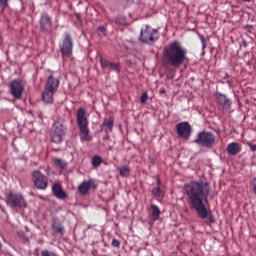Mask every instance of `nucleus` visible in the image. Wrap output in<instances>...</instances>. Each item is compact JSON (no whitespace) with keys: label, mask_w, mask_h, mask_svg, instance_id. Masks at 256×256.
<instances>
[{"label":"nucleus","mask_w":256,"mask_h":256,"mask_svg":"<svg viewBox=\"0 0 256 256\" xmlns=\"http://www.w3.org/2000/svg\"><path fill=\"white\" fill-rule=\"evenodd\" d=\"M200 40H201V43H202V49H205L207 47V44H206V41H205V37L200 36Z\"/></svg>","instance_id":"31"},{"label":"nucleus","mask_w":256,"mask_h":256,"mask_svg":"<svg viewBox=\"0 0 256 256\" xmlns=\"http://www.w3.org/2000/svg\"><path fill=\"white\" fill-rule=\"evenodd\" d=\"M147 99H149V95L147 94V92H143L140 97V103H147Z\"/></svg>","instance_id":"28"},{"label":"nucleus","mask_w":256,"mask_h":256,"mask_svg":"<svg viewBox=\"0 0 256 256\" xmlns=\"http://www.w3.org/2000/svg\"><path fill=\"white\" fill-rule=\"evenodd\" d=\"M51 131H54V133H60V135H65L67 125H65L64 121H57L54 123Z\"/></svg>","instance_id":"18"},{"label":"nucleus","mask_w":256,"mask_h":256,"mask_svg":"<svg viewBox=\"0 0 256 256\" xmlns=\"http://www.w3.org/2000/svg\"><path fill=\"white\" fill-rule=\"evenodd\" d=\"M217 103L221 105L224 109H231L232 102L224 94L218 93L216 95Z\"/></svg>","instance_id":"14"},{"label":"nucleus","mask_w":256,"mask_h":256,"mask_svg":"<svg viewBox=\"0 0 256 256\" xmlns=\"http://www.w3.org/2000/svg\"><path fill=\"white\" fill-rule=\"evenodd\" d=\"M89 189H91V181H84L78 187V191L81 193V195H87V193H89Z\"/></svg>","instance_id":"21"},{"label":"nucleus","mask_w":256,"mask_h":256,"mask_svg":"<svg viewBox=\"0 0 256 256\" xmlns=\"http://www.w3.org/2000/svg\"><path fill=\"white\" fill-rule=\"evenodd\" d=\"M6 203L12 209H23V207H27V201H25L23 195L15 192L6 194Z\"/></svg>","instance_id":"5"},{"label":"nucleus","mask_w":256,"mask_h":256,"mask_svg":"<svg viewBox=\"0 0 256 256\" xmlns=\"http://www.w3.org/2000/svg\"><path fill=\"white\" fill-rule=\"evenodd\" d=\"M61 53L65 57H71V55H73V38L69 34H66L64 37Z\"/></svg>","instance_id":"9"},{"label":"nucleus","mask_w":256,"mask_h":256,"mask_svg":"<svg viewBox=\"0 0 256 256\" xmlns=\"http://www.w3.org/2000/svg\"><path fill=\"white\" fill-rule=\"evenodd\" d=\"M59 76H57V73H53L48 77V80L45 85V89H48V91H54V93H57V89H59Z\"/></svg>","instance_id":"11"},{"label":"nucleus","mask_w":256,"mask_h":256,"mask_svg":"<svg viewBox=\"0 0 256 256\" xmlns=\"http://www.w3.org/2000/svg\"><path fill=\"white\" fill-rule=\"evenodd\" d=\"M248 147L251 149V151H256V145L251 143V142H247Z\"/></svg>","instance_id":"32"},{"label":"nucleus","mask_w":256,"mask_h":256,"mask_svg":"<svg viewBox=\"0 0 256 256\" xmlns=\"http://www.w3.org/2000/svg\"><path fill=\"white\" fill-rule=\"evenodd\" d=\"M40 29L44 33H49L51 31V17L48 14H42L40 19Z\"/></svg>","instance_id":"13"},{"label":"nucleus","mask_w":256,"mask_h":256,"mask_svg":"<svg viewBox=\"0 0 256 256\" xmlns=\"http://www.w3.org/2000/svg\"><path fill=\"white\" fill-rule=\"evenodd\" d=\"M112 247H121V242L117 239L112 240Z\"/></svg>","instance_id":"30"},{"label":"nucleus","mask_w":256,"mask_h":256,"mask_svg":"<svg viewBox=\"0 0 256 256\" xmlns=\"http://www.w3.org/2000/svg\"><path fill=\"white\" fill-rule=\"evenodd\" d=\"M164 58L172 67H181L187 61V49L179 41H173L164 48Z\"/></svg>","instance_id":"2"},{"label":"nucleus","mask_w":256,"mask_h":256,"mask_svg":"<svg viewBox=\"0 0 256 256\" xmlns=\"http://www.w3.org/2000/svg\"><path fill=\"white\" fill-rule=\"evenodd\" d=\"M52 229L54 233H57L58 235H63L65 233V227H63V224L61 221L54 220L52 223Z\"/></svg>","instance_id":"20"},{"label":"nucleus","mask_w":256,"mask_h":256,"mask_svg":"<svg viewBox=\"0 0 256 256\" xmlns=\"http://www.w3.org/2000/svg\"><path fill=\"white\" fill-rule=\"evenodd\" d=\"M54 95L55 92L53 90H48L47 88H44V91L42 92V100L48 105H51L54 101Z\"/></svg>","instance_id":"17"},{"label":"nucleus","mask_w":256,"mask_h":256,"mask_svg":"<svg viewBox=\"0 0 256 256\" xmlns=\"http://www.w3.org/2000/svg\"><path fill=\"white\" fill-rule=\"evenodd\" d=\"M0 7L2 9H6V7H9V0H0Z\"/></svg>","instance_id":"29"},{"label":"nucleus","mask_w":256,"mask_h":256,"mask_svg":"<svg viewBox=\"0 0 256 256\" xmlns=\"http://www.w3.org/2000/svg\"><path fill=\"white\" fill-rule=\"evenodd\" d=\"M226 151L229 155L235 157V155H239V153H241V144L237 142H232L227 145Z\"/></svg>","instance_id":"15"},{"label":"nucleus","mask_w":256,"mask_h":256,"mask_svg":"<svg viewBox=\"0 0 256 256\" xmlns=\"http://www.w3.org/2000/svg\"><path fill=\"white\" fill-rule=\"evenodd\" d=\"M211 191V184L205 181L193 180L184 185V195L187 197L190 209L196 211L200 219H208L210 223H214L213 214L205 205L209 203Z\"/></svg>","instance_id":"1"},{"label":"nucleus","mask_w":256,"mask_h":256,"mask_svg":"<svg viewBox=\"0 0 256 256\" xmlns=\"http://www.w3.org/2000/svg\"><path fill=\"white\" fill-rule=\"evenodd\" d=\"M54 165H56V167H60V169H65L67 167V162L61 160V158H56L54 160Z\"/></svg>","instance_id":"27"},{"label":"nucleus","mask_w":256,"mask_h":256,"mask_svg":"<svg viewBox=\"0 0 256 256\" xmlns=\"http://www.w3.org/2000/svg\"><path fill=\"white\" fill-rule=\"evenodd\" d=\"M231 77L229 74H225V79H229Z\"/></svg>","instance_id":"36"},{"label":"nucleus","mask_w":256,"mask_h":256,"mask_svg":"<svg viewBox=\"0 0 256 256\" xmlns=\"http://www.w3.org/2000/svg\"><path fill=\"white\" fill-rule=\"evenodd\" d=\"M101 163H103V158L101 156L95 155L92 158V166L94 167V169H97V167H99Z\"/></svg>","instance_id":"24"},{"label":"nucleus","mask_w":256,"mask_h":256,"mask_svg":"<svg viewBox=\"0 0 256 256\" xmlns=\"http://www.w3.org/2000/svg\"><path fill=\"white\" fill-rule=\"evenodd\" d=\"M46 175H51V168L47 167L45 168Z\"/></svg>","instance_id":"33"},{"label":"nucleus","mask_w":256,"mask_h":256,"mask_svg":"<svg viewBox=\"0 0 256 256\" xmlns=\"http://www.w3.org/2000/svg\"><path fill=\"white\" fill-rule=\"evenodd\" d=\"M152 194L155 195V197L163 196V190H161V179H157V187L153 188Z\"/></svg>","instance_id":"23"},{"label":"nucleus","mask_w":256,"mask_h":256,"mask_svg":"<svg viewBox=\"0 0 256 256\" xmlns=\"http://www.w3.org/2000/svg\"><path fill=\"white\" fill-rule=\"evenodd\" d=\"M0 247H1V243H0Z\"/></svg>","instance_id":"37"},{"label":"nucleus","mask_w":256,"mask_h":256,"mask_svg":"<svg viewBox=\"0 0 256 256\" xmlns=\"http://www.w3.org/2000/svg\"><path fill=\"white\" fill-rule=\"evenodd\" d=\"M176 131L179 137H182V139H189L191 137V124L189 122H181L176 125Z\"/></svg>","instance_id":"10"},{"label":"nucleus","mask_w":256,"mask_h":256,"mask_svg":"<svg viewBox=\"0 0 256 256\" xmlns=\"http://www.w3.org/2000/svg\"><path fill=\"white\" fill-rule=\"evenodd\" d=\"M63 137H65L64 134H60L58 132H54L53 130H51V141L52 143H62L63 142Z\"/></svg>","instance_id":"22"},{"label":"nucleus","mask_w":256,"mask_h":256,"mask_svg":"<svg viewBox=\"0 0 256 256\" xmlns=\"http://www.w3.org/2000/svg\"><path fill=\"white\" fill-rule=\"evenodd\" d=\"M32 181L40 191H45L49 187V179L39 170L32 172Z\"/></svg>","instance_id":"6"},{"label":"nucleus","mask_w":256,"mask_h":256,"mask_svg":"<svg viewBox=\"0 0 256 256\" xmlns=\"http://www.w3.org/2000/svg\"><path fill=\"white\" fill-rule=\"evenodd\" d=\"M157 39H159V32H157V30L149 26L142 28L140 34V41L142 43H153L154 41H157Z\"/></svg>","instance_id":"7"},{"label":"nucleus","mask_w":256,"mask_h":256,"mask_svg":"<svg viewBox=\"0 0 256 256\" xmlns=\"http://www.w3.org/2000/svg\"><path fill=\"white\" fill-rule=\"evenodd\" d=\"M100 65L103 69H109V71H114L115 73H121V69L119 68V63H114L100 57Z\"/></svg>","instance_id":"12"},{"label":"nucleus","mask_w":256,"mask_h":256,"mask_svg":"<svg viewBox=\"0 0 256 256\" xmlns=\"http://www.w3.org/2000/svg\"><path fill=\"white\" fill-rule=\"evenodd\" d=\"M52 193L57 197V199H67V194L63 191L60 184H54L52 186Z\"/></svg>","instance_id":"16"},{"label":"nucleus","mask_w":256,"mask_h":256,"mask_svg":"<svg viewBox=\"0 0 256 256\" xmlns=\"http://www.w3.org/2000/svg\"><path fill=\"white\" fill-rule=\"evenodd\" d=\"M194 143L199 147L213 149L217 145V136L211 131L203 130L197 133Z\"/></svg>","instance_id":"4"},{"label":"nucleus","mask_w":256,"mask_h":256,"mask_svg":"<svg viewBox=\"0 0 256 256\" xmlns=\"http://www.w3.org/2000/svg\"><path fill=\"white\" fill-rule=\"evenodd\" d=\"M150 210H151V215H150L151 221H159V217H161V209H159V206L155 204H151Z\"/></svg>","instance_id":"19"},{"label":"nucleus","mask_w":256,"mask_h":256,"mask_svg":"<svg viewBox=\"0 0 256 256\" xmlns=\"http://www.w3.org/2000/svg\"><path fill=\"white\" fill-rule=\"evenodd\" d=\"M114 120L113 118L105 119L102 126L107 127L108 131H113Z\"/></svg>","instance_id":"25"},{"label":"nucleus","mask_w":256,"mask_h":256,"mask_svg":"<svg viewBox=\"0 0 256 256\" xmlns=\"http://www.w3.org/2000/svg\"><path fill=\"white\" fill-rule=\"evenodd\" d=\"M9 88L10 94L14 99H21L23 97V93H25V85H23V81L21 79L12 80Z\"/></svg>","instance_id":"8"},{"label":"nucleus","mask_w":256,"mask_h":256,"mask_svg":"<svg viewBox=\"0 0 256 256\" xmlns=\"http://www.w3.org/2000/svg\"><path fill=\"white\" fill-rule=\"evenodd\" d=\"M77 123L80 129L81 141H91V134L89 131V120L87 119V110L85 108H79L76 113Z\"/></svg>","instance_id":"3"},{"label":"nucleus","mask_w":256,"mask_h":256,"mask_svg":"<svg viewBox=\"0 0 256 256\" xmlns=\"http://www.w3.org/2000/svg\"><path fill=\"white\" fill-rule=\"evenodd\" d=\"M160 95H165V93H167V91L165 90V88L160 89L159 91Z\"/></svg>","instance_id":"34"},{"label":"nucleus","mask_w":256,"mask_h":256,"mask_svg":"<svg viewBox=\"0 0 256 256\" xmlns=\"http://www.w3.org/2000/svg\"><path fill=\"white\" fill-rule=\"evenodd\" d=\"M131 173V168L129 166H122L119 168V174L121 177H127Z\"/></svg>","instance_id":"26"},{"label":"nucleus","mask_w":256,"mask_h":256,"mask_svg":"<svg viewBox=\"0 0 256 256\" xmlns=\"http://www.w3.org/2000/svg\"><path fill=\"white\" fill-rule=\"evenodd\" d=\"M98 29L101 33H105V26H100Z\"/></svg>","instance_id":"35"}]
</instances>
